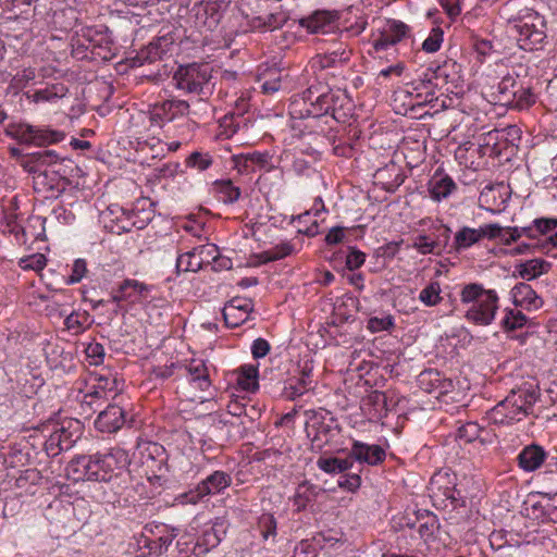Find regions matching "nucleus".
Segmentation results:
<instances>
[{"label":"nucleus","mask_w":557,"mask_h":557,"mask_svg":"<svg viewBox=\"0 0 557 557\" xmlns=\"http://www.w3.org/2000/svg\"><path fill=\"white\" fill-rule=\"evenodd\" d=\"M334 102V109H331V112L329 115L332 116L333 120L337 122H344L347 114L342 112L345 104L349 103L348 96L345 94H342L339 90L334 91L333 97Z\"/></svg>","instance_id":"nucleus-46"},{"label":"nucleus","mask_w":557,"mask_h":557,"mask_svg":"<svg viewBox=\"0 0 557 557\" xmlns=\"http://www.w3.org/2000/svg\"><path fill=\"white\" fill-rule=\"evenodd\" d=\"M52 168L53 173L58 174L61 178H66V176L72 175L74 171H79L71 159L61 157H59L58 163H54Z\"/></svg>","instance_id":"nucleus-53"},{"label":"nucleus","mask_w":557,"mask_h":557,"mask_svg":"<svg viewBox=\"0 0 557 557\" xmlns=\"http://www.w3.org/2000/svg\"><path fill=\"white\" fill-rule=\"evenodd\" d=\"M196 115L195 111H190V106L187 101L176 98L156 102L149 110L151 126L162 128L176 121H183L178 125L182 128V135L189 134L197 126Z\"/></svg>","instance_id":"nucleus-4"},{"label":"nucleus","mask_w":557,"mask_h":557,"mask_svg":"<svg viewBox=\"0 0 557 557\" xmlns=\"http://www.w3.org/2000/svg\"><path fill=\"white\" fill-rule=\"evenodd\" d=\"M67 88L62 83L52 84L44 89L37 90L34 95L35 101H51L66 95Z\"/></svg>","instance_id":"nucleus-40"},{"label":"nucleus","mask_w":557,"mask_h":557,"mask_svg":"<svg viewBox=\"0 0 557 557\" xmlns=\"http://www.w3.org/2000/svg\"><path fill=\"white\" fill-rule=\"evenodd\" d=\"M483 429L476 422H467L457 431V437L465 443H471L480 437Z\"/></svg>","instance_id":"nucleus-44"},{"label":"nucleus","mask_w":557,"mask_h":557,"mask_svg":"<svg viewBox=\"0 0 557 557\" xmlns=\"http://www.w3.org/2000/svg\"><path fill=\"white\" fill-rule=\"evenodd\" d=\"M528 322V318L520 310L506 309L505 317L502 320V326L506 332H512L523 327Z\"/></svg>","instance_id":"nucleus-37"},{"label":"nucleus","mask_w":557,"mask_h":557,"mask_svg":"<svg viewBox=\"0 0 557 557\" xmlns=\"http://www.w3.org/2000/svg\"><path fill=\"white\" fill-rule=\"evenodd\" d=\"M238 385L247 391L255 392L258 389V368L252 364H245L239 368L237 377Z\"/></svg>","instance_id":"nucleus-32"},{"label":"nucleus","mask_w":557,"mask_h":557,"mask_svg":"<svg viewBox=\"0 0 557 557\" xmlns=\"http://www.w3.org/2000/svg\"><path fill=\"white\" fill-rule=\"evenodd\" d=\"M7 134L21 144L46 147L64 139L63 132L39 128L32 125L18 124L8 128Z\"/></svg>","instance_id":"nucleus-7"},{"label":"nucleus","mask_w":557,"mask_h":557,"mask_svg":"<svg viewBox=\"0 0 557 557\" xmlns=\"http://www.w3.org/2000/svg\"><path fill=\"white\" fill-rule=\"evenodd\" d=\"M539 394L529 387H519L510 393L487 412V418L495 424H505L520 421L532 412Z\"/></svg>","instance_id":"nucleus-3"},{"label":"nucleus","mask_w":557,"mask_h":557,"mask_svg":"<svg viewBox=\"0 0 557 557\" xmlns=\"http://www.w3.org/2000/svg\"><path fill=\"white\" fill-rule=\"evenodd\" d=\"M441 292L440 283L437 281L431 282L420 292L419 300L428 307H434L443 299Z\"/></svg>","instance_id":"nucleus-38"},{"label":"nucleus","mask_w":557,"mask_h":557,"mask_svg":"<svg viewBox=\"0 0 557 557\" xmlns=\"http://www.w3.org/2000/svg\"><path fill=\"white\" fill-rule=\"evenodd\" d=\"M59 154L55 150L44 149L28 152L21 160V166L28 173H38L42 168L52 166L58 163Z\"/></svg>","instance_id":"nucleus-16"},{"label":"nucleus","mask_w":557,"mask_h":557,"mask_svg":"<svg viewBox=\"0 0 557 557\" xmlns=\"http://www.w3.org/2000/svg\"><path fill=\"white\" fill-rule=\"evenodd\" d=\"M550 267L552 264L544 259H531L516 264L512 276L516 278L520 277L525 281H532L540 277L542 274L547 273Z\"/></svg>","instance_id":"nucleus-21"},{"label":"nucleus","mask_w":557,"mask_h":557,"mask_svg":"<svg viewBox=\"0 0 557 557\" xmlns=\"http://www.w3.org/2000/svg\"><path fill=\"white\" fill-rule=\"evenodd\" d=\"M351 51L346 49L343 44L338 45V48L327 51L320 59V64L323 69L334 67L337 64L347 63L350 59Z\"/></svg>","instance_id":"nucleus-34"},{"label":"nucleus","mask_w":557,"mask_h":557,"mask_svg":"<svg viewBox=\"0 0 557 557\" xmlns=\"http://www.w3.org/2000/svg\"><path fill=\"white\" fill-rule=\"evenodd\" d=\"M317 552L311 541L304 540L296 545L293 557H315Z\"/></svg>","instance_id":"nucleus-64"},{"label":"nucleus","mask_w":557,"mask_h":557,"mask_svg":"<svg viewBox=\"0 0 557 557\" xmlns=\"http://www.w3.org/2000/svg\"><path fill=\"white\" fill-rule=\"evenodd\" d=\"M411 247L417 249L421 255L440 256L429 233H422L417 235L413 238Z\"/></svg>","instance_id":"nucleus-42"},{"label":"nucleus","mask_w":557,"mask_h":557,"mask_svg":"<svg viewBox=\"0 0 557 557\" xmlns=\"http://www.w3.org/2000/svg\"><path fill=\"white\" fill-rule=\"evenodd\" d=\"M440 376L441 375L437 371L429 370L421 373L420 381L423 383L426 379H429L433 388H438L440 394H446L449 392V388L453 387V381L445 380L442 382Z\"/></svg>","instance_id":"nucleus-43"},{"label":"nucleus","mask_w":557,"mask_h":557,"mask_svg":"<svg viewBox=\"0 0 557 557\" xmlns=\"http://www.w3.org/2000/svg\"><path fill=\"white\" fill-rule=\"evenodd\" d=\"M460 300L468 305L465 318L480 326L490 325L498 310V295L494 289H485L479 283L466 284L460 290Z\"/></svg>","instance_id":"nucleus-2"},{"label":"nucleus","mask_w":557,"mask_h":557,"mask_svg":"<svg viewBox=\"0 0 557 557\" xmlns=\"http://www.w3.org/2000/svg\"><path fill=\"white\" fill-rule=\"evenodd\" d=\"M248 160L251 164V172L256 170L271 171L274 169V165L271 164V156L268 152L255 151L248 153Z\"/></svg>","instance_id":"nucleus-45"},{"label":"nucleus","mask_w":557,"mask_h":557,"mask_svg":"<svg viewBox=\"0 0 557 557\" xmlns=\"http://www.w3.org/2000/svg\"><path fill=\"white\" fill-rule=\"evenodd\" d=\"M213 187L220 195V199L226 205L234 203L240 198V188L235 186L231 180H218L213 183Z\"/></svg>","instance_id":"nucleus-30"},{"label":"nucleus","mask_w":557,"mask_h":557,"mask_svg":"<svg viewBox=\"0 0 557 557\" xmlns=\"http://www.w3.org/2000/svg\"><path fill=\"white\" fill-rule=\"evenodd\" d=\"M125 423V411L117 405L110 404L99 412L95 428L100 432L113 433Z\"/></svg>","instance_id":"nucleus-13"},{"label":"nucleus","mask_w":557,"mask_h":557,"mask_svg":"<svg viewBox=\"0 0 557 557\" xmlns=\"http://www.w3.org/2000/svg\"><path fill=\"white\" fill-rule=\"evenodd\" d=\"M83 434V425L76 419H64L52 423V432L45 442L48 456L55 457L61 451L71 449Z\"/></svg>","instance_id":"nucleus-6"},{"label":"nucleus","mask_w":557,"mask_h":557,"mask_svg":"<svg viewBox=\"0 0 557 557\" xmlns=\"http://www.w3.org/2000/svg\"><path fill=\"white\" fill-rule=\"evenodd\" d=\"M203 12L209 18V26H216L222 18L220 5L216 2H207L203 7Z\"/></svg>","instance_id":"nucleus-61"},{"label":"nucleus","mask_w":557,"mask_h":557,"mask_svg":"<svg viewBox=\"0 0 557 557\" xmlns=\"http://www.w3.org/2000/svg\"><path fill=\"white\" fill-rule=\"evenodd\" d=\"M309 373L302 372L298 379H290L285 387V395L289 399H296L307 391Z\"/></svg>","instance_id":"nucleus-41"},{"label":"nucleus","mask_w":557,"mask_h":557,"mask_svg":"<svg viewBox=\"0 0 557 557\" xmlns=\"http://www.w3.org/2000/svg\"><path fill=\"white\" fill-rule=\"evenodd\" d=\"M516 91L513 101L508 103L507 107L517 110H524L535 103L536 97L530 86H524L522 82H519Z\"/></svg>","instance_id":"nucleus-33"},{"label":"nucleus","mask_w":557,"mask_h":557,"mask_svg":"<svg viewBox=\"0 0 557 557\" xmlns=\"http://www.w3.org/2000/svg\"><path fill=\"white\" fill-rule=\"evenodd\" d=\"M431 484L437 486L438 490L444 488L443 494L447 499H450L455 506H466V496L461 490L457 487L456 483L450 481V474L447 471H440L431 479Z\"/></svg>","instance_id":"nucleus-20"},{"label":"nucleus","mask_w":557,"mask_h":557,"mask_svg":"<svg viewBox=\"0 0 557 557\" xmlns=\"http://www.w3.org/2000/svg\"><path fill=\"white\" fill-rule=\"evenodd\" d=\"M200 263L205 265L212 264L214 259L218 257L219 248L214 244H206L194 248Z\"/></svg>","instance_id":"nucleus-47"},{"label":"nucleus","mask_w":557,"mask_h":557,"mask_svg":"<svg viewBox=\"0 0 557 557\" xmlns=\"http://www.w3.org/2000/svg\"><path fill=\"white\" fill-rule=\"evenodd\" d=\"M190 380L202 391L210 386L208 369L202 360H193L187 367Z\"/></svg>","instance_id":"nucleus-35"},{"label":"nucleus","mask_w":557,"mask_h":557,"mask_svg":"<svg viewBox=\"0 0 557 557\" xmlns=\"http://www.w3.org/2000/svg\"><path fill=\"white\" fill-rule=\"evenodd\" d=\"M251 311L252 301L250 299L235 297L225 305L222 314L226 326L237 327L246 321Z\"/></svg>","instance_id":"nucleus-11"},{"label":"nucleus","mask_w":557,"mask_h":557,"mask_svg":"<svg viewBox=\"0 0 557 557\" xmlns=\"http://www.w3.org/2000/svg\"><path fill=\"white\" fill-rule=\"evenodd\" d=\"M337 14L330 11H315L309 16L301 17L299 25L309 33H332L336 28Z\"/></svg>","instance_id":"nucleus-12"},{"label":"nucleus","mask_w":557,"mask_h":557,"mask_svg":"<svg viewBox=\"0 0 557 557\" xmlns=\"http://www.w3.org/2000/svg\"><path fill=\"white\" fill-rule=\"evenodd\" d=\"M87 272V263L84 259H76L72 267L71 275L65 280L67 285H73L82 281Z\"/></svg>","instance_id":"nucleus-55"},{"label":"nucleus","mask_w":557,"mask_h":557,"mask_svg":"<svg viewBox=\"0 0 557 557\" xmlns=\"http://www.w3.org/2000/svg\"><path fill=\"white\" fill-rule=\"evenodd\" d=\"M171 42L166 37H159L156 41L150 42L146 48L141 49L135 59V62L138 65H144L145 63H152L158 59H161L162 55L168 51V46Z\"/></svg>","instance_id":"nucleus-25"},{"label":"nucleus","mask_w":557,"mask_h":557,"mask_svg":"<svg viewBox=\"0 0 557 557\" xmlns=\"http://www.w3.org/2000/svg\"><path fill=\"white\" fill-rule=\"evenodd\" d=\"M536 237L545 235L557 227V218H539L532 222Z\"/></svg>","instance_id":"nucleus-57"},{"label":"nucleus","mask_w":557,"mask_h":557,"mask_svg":"<svg viewBox=\"0 0 557 557\" xmlns=\"http://www.w3.org/2000/svg\"><path fill=\"white\" fill-rule=\"evenodd\" d=\"M512 30L517 34V41L521 49L532 51L545 39V33L537 29L533 24L519 23L513 25Z\"/></svg>","instance_id":"nucleus-17"},{"label":"nucleus","mask_w":557,"mask_h":557,"mask_svg":"<svg viewBox=\"0 0 557 557\" xmlns=\"http://www.w3.org/2000/svg\"><path fill=\"white\" fill-rule=\"evenodd\" d=\"M334 90L326 87V90H323L319 97H315L318 102L313 108L307 109V115L313 117H320L324 115H329L331 109H334Z\"/></svg>","instance_id":"nucleus-29"},{"label":"nucleus","mask_w":557,"mask_h":557,"mask_svg":"<svg viewBox=\"0 0 557 557\" xmlns=\"http://www.w3.org/2000/svg\"><path fill=\"white\" fill-rule=\"evenodd\" d=\"M401 243H403V240L389 242L383 246H380L375 250L376 258H383V259L394 258L396 256V253L398 252Z\"/></svg>","instance_id":"nucleus-62"},{"label":"nucleus","mask_w":557,"mask_h":557,"mask_svg":"<svg viewBox=\"0 0 557 557\" xmlns=\"http://www.w3.org/2000/svg\"><path fill=\"white\" fill-rule=\"evenodd\" d=\"M366 261V253L357 249L356 247L349 246L346 255V267L350 271L359 269Z\"/></svg>","instance_id":"nucleus-52"},{"label":"nucleus","mask_w":557,"mask_h":557,"mask_svg":"<svg viewBox=\"0 0 557 557\" xmlns=\"http://www.w3.org/2000/svg\"><path fill=\"white\" fill-rule=\"evenodd\" d=\"M288 13L285 10H283L281 5H277L275 10L271 11L265 16H253L250 21V25L253 28L261 30H274L283 27L288 21Z\"/></svg>","instance_id":"nucleus-22"},{"label":"nucleus","mask_w":557,"mask_h":557,"mask_svg":"<svg viewBox=\"0 0 557 557\" xmlns=\"http://www.w3.org/2000/svg\"><path fill=\"white\" fill-rule=\"evenodd\" d=\"M85 352L91 364L99 366L103 362L106 351L102 344L91 343L86 347Z\"/></svg>","instance_id":"nucleus-54"},{"label":"nucleus","mask_w":557,"mask_h":557,"mask_svg":"<svg viewBox=\"0 0 557 557\" xmlns=\"http://www.w3.org/2000/svg\"><path fill=\"white\" fill-rule=\"evenodd\" d=\"M166 451L164 447L158 443L149 442L141 451V465L151 473L157 475L166 468Z\"/></svg>","instance_id":"nucleus-15"},{"label":"nucleus","mask_w":557,"mask_h":557,"mask_svg":"<svg viewBox=\"0 0 557 557\" xmlns=\"http://www.w3.org/2000/svg\"><path fill=\"white\" fill-rule=\"evenodd\" d=\"M202 268L203 265L200 263V260L198 259V256L196 255L194 249L183 255H180L176 260L177 272H198Z\"/></svg>","instance_id":"nucleus-39"},{"label":"nucleus","mask_w":557,"mask_h":557,"mask_svg":"<svg viewBox=\"0 0 557 557\" xmlns=\"http://www.w3.org/2000/svg\"><path fill=\"white\" fill-rule=\"evenodd\" d=\"M212 163V159L208 154L193 152L186 160V164L199 171L208 169Z\"/></svg>","instance_id":"nucleus-58"},{"label":"nucleus","mask_w":557,"mask_h":557,"mask_svg":"<svg viewBox=\"0 0 557 557\" xmlns=\"http://www.w3.org/2000/svg\"><path fill=\"white\" fill-rule=\"evenodd\" d=\"M337 485L348 492H356L361 485V478L357 473H346L338 479Z\"/></svg>","instance_id":"nucleus-56"},{"label":"nucleus","mask_w":557,"mask_h":557,"mask_svg":"<svg viewBox=\"0 0 557 557\" xmlns=\"http://www.w3.org/2000/svg\"><path fill=\"white\" fill-rule=\"evenodd\" d=\"M440 70V66H437L436 70L434 71L431 67H429L422 77L411 83L413 89L419 90L421 88H428L430 85L433 84V78H436L438 76L437 73Z\"/></svg>","instance_id":"nucleus-63"},{"label":"nucleus","mask_w":557,"mask_h":557,"mask_svg":"<svg viewBox=\"0 0 557 557\" xmlns=\"http://www.w3.org/2000/svg\"><path fill=\"white\" fill-rule=\"evenodd\" d=\"M409 27L400 21H389L387 27L381 32L373 47L376 51L385 50L398 44L407 34Z\"/></svg>","instance_id":"nucleus-19"},{"label":"nucleus","mask_w":557,"mask_h":557,"mask_svg":"<svg viewBox=\"0 0 557 557\" xmlns=\"http://www.w3.org/2000/svg\"><path fill=\"white\" fill-rule=\"evenodd\" d=\"M125 450L113 448L108 453H95L74 457L66 467L67 476L74 482H110L128 465Z\"/></svg>","instance_id":"nucleus-1"},{"label":"nucleus","mask_w":557,"mask_h":557,"mask_svg":"<svg viewBox=\"0 0 557 557\" xmlns=\"http://www.w3.org/2000/svg\"><path fill=\"white\" fill-rule=\"evenodd\" d=\"M518 75L507 74L503 77V79L497 85V102L507 106L511 103L515 99L516 89L518 87L519 81L517 79Z\"/></svg>","instance_id":"nucleus-28"},{"label":"nucleus","mask_w":557,"mask_h":557,"mask_svg":"<svg viewBox=\"0 0 557 557\" xmlns=\"http://www.w3.org/2000/svg\"><path fill=\"white\" fill-rule=\"evenodd\" d=\"M246 110V101L240 99L236 102V112H233L231 116L225 115L223 119V125L225 127L233 126V132L235 133L242 123V116Z\"/></svg>","instance_id":"nucleus-48"},{"label":"nucleus","mask_w":557,"mask_h":557,"mask_svg":"<svg viewBox=\"0 0 557 557\" xmlns=\"http://www.w3.org/2000/svg\"><path fill=\"white\" fill-rule=\"evenodd\" d=\"M352 459L350 458L349 454L346 458L320 457L317 460L318 468L330 474L345 473L352 468Z\"/></svg>","instance_id":"nucleus-27"},{"label":"nucleus","mask_w":557,"mask_h":557,"mask_svg":"<svg viewBox=\"0 0 557 557\" xmlns=\"http://www.w3.org/2000/svg\"><path fill=\"white\" fill-rule=\"evenodd\" d=\"M428 233L441 255L449 244L451 230L447 225L438 223L433 224Z\"/></svg>","instance_id":"nucleus-36"},{"label":"nucleus","mask_w":557,"mask_h":557,"mask_svg":"<svg viewBox=\"0 0 557 557\" xmlns=\"http://www.w3.org/2000/svg\"><path fill=\"white\" fill-rule=\"evenodd\" d=\"M406 524L410 529L417 530L420 537L423 539L424 541H428L429 539L433 537L435 531L438 529L437 517L428 510H424L423 512H418L416 519L413 521L408 519Z\"/></svg>","instance_id":"nucleus-24"},{"label":"nucleus","mask_w":557,"mask_h":557,"mask_svg":"<svg viewBox=\"0 0 557 557\" xmlns=\"http://www.w3.org/2000/svg\"><path fill=\"white\" fill-rule=\"evenodd\" d=\"M457 185L454 180L442 170H436L428 183L430 197L440 202L447 199L455 190Z\"/></svg>","instance_id":"nucleus-14"},{"label":"nucleus","mask_w":557,"mask_h":557,"mask_svg":"<svg viewBox=\"0 0 557 557\" xmlns=\"http://www.w3.org/2000/svg\"><path fill=\"white\" fill-rule=\"evenodd\" d=\"M480 238L496 239L503 235L505 227H502L497 223H491L480 226L479 228Z\"/></svg>","instance_id":"nucleus-60"},{"label":"nucleus","mask_w":557,"mask_h":557,"mask_svg":"<svg viewBox=\"0 0 557 557\" xmlns=\"http://www.w3.org/2000/svg\"><path fill=\"white\" fill-rule=\"evenodd\" d=\"M511 296L515 306L525 307L528 309H539L543 305L542 298L527 283H518L511 289Z\"/></svg>","instance_id":"nucleus-23"},{"label":"nucleus","mask_w":557,"mask_h":557,"mask_svg":"<svg viewBox=\"0 0 557 557\" xmlns=\"http://www.w3.org/2000/svg\"><path fill=\"white\" fill-rule=\"evenodd\" d=\"M547 454L537 444L527 445L517 456L518 466L525 472L537 470L546 460Z\"/></svg>","instance_id":"nucleus-18"},{"label":"nucleus","mask_w":557,"mask_h":557,"mask_svg":"<svg viewBox=\"0 0 557 557\" xmlns=\"http://www.w3.org/2000/svg\"><path fill=\"white\" fill-rule=\"evenodd\" d=\"M211 79L212 67L208 63H191L180 66L173 76L176 88L189 94L205 96L212 92Z\"/></svg>","instance_id":"nucleus-5"},{"label":"nucleus","mask_w":557,"mask_h":557,"mask_svg":"<svg viewBox=\"0 0 557 557\" xmlns=\"http://www.w3.org/2000/svg\"><path fill=\"white\" fill-rule=\"evenodd\" d=\"M349 456L354 461L367 463L369 466L380 465L385 460L386 453L380 445H369L359 441H354L349 450Z\"/></svg>","instance_id":"nucleus-10"},{"label":"nucleus","mask_w":557,"mask_h":557,"mask_svg":"<svg viewBox=\"0 0 557 557\" xmlns=\"http://www.w3.org/2000/svg\"><path fill=\"white\" fill-rule=\"evenodd\" d=\"M231 484L232 476L225 471L216 470L199 482L195 490L183 494L181 498L183 503L197 504L205 496L219 494Z\"/></svg>","instance_id":"nucleus-8"},{"label":"nucleus","mask_w":557,"mask_h":557,"mask_svg":"<svg viewBox=\"0 0 557 557\" xmlns=\"http://www.w3.org/2000/svg\"><path fill=\"white\" fill-rule=\"evenodd\" d=\"M310 419L313 421L311 428L315 431L311 441L313 444H317L319 449H322L334 437V431L338 433L341 428L337 420L333 417L326 419L321 413L312 412Z\"/></svg>","instance_id":"nucleus-9"},{"label":"nucleus","mask_w":557,"mask_h":557,"mask_svg":"<svg viewBox=\"0 0 557 557\" xmlns=\"http://www.w3.org/2000/svg\"><path fill=\"white\" fill-rule=\"evenodd\" d=\"M443 35L444 33L440 27L433 28L429 37L423 41L422 49L429 53L436 52L441 48Z\"/></svg>","instance_id":"nucleus-49"},{"label":"nucleus","mask_w":557,"mask_h":557,"mask_svg":"<svg viewBox=\"0 0 557 557\" xmlns=\"http://www.w3.org/2000/svg\"><path fill=\"white\" fill-rule=\"evenodd\" d=\"M176 534L162 535L157 540L149 541L146 546L150 549V553L161 555L168 550Z\"/></svg>","instance_id":"nucleus-50"},{"label":"nucleus","mask_w":557,"mask_h":557,"mask_svg":"<svg viewBox=\"0 0 557 557\" xmlns=\"http://www.w3.org/2000/svg\"><path fill=\"white\" fill-rule=\"evenodd\" d=\"M480 240L481 238L478 228L463 226L455 234L453 247L455 250L459 251L471 247Z\"/></svg>","instance_id":"nucleus-31"},{"label":"nucleus","mask_w":557,"mask_h":557,"mask_svg":"<svg viewBox=\"0 0 557 557\" xmlns=\"http://www.w3.org/2000/svg\"><path fill=\"white\" fill-rule=\"evenodd\" d=\"M259 527L264 540L276 534V521L272 515H263L259 520Z\"/></svg>","instance_id":"nucleus-59"},{"label":"nucleus","mask_w":557,"mask_h":557,"mask_svg":"<svg viewBox=\"0 0 557 557\" xmlns=\"http://www.w3.org/2000/svg\"><path fill=\"white\" fill-rule=\"evenodd\" d=\"M148 290L149 287L144 283L136 280H125L120 285L117 293L112 296V301L119 302L134 296L145 297Z\"/></svg>","instance_id":"nucleus-26"},{"label":"nucleus","mask_w":557,"mask_h":557,"mask_svg":"<svg viewBox=\"0 0 557 557\" xmlns=\"http://www.w3.org/2000/svg\"><path fill=\"white\" fill-rule=\"evenodd\" d=\"M394 326V319L392 315L384 318L372 317L368 321V330L372 333L387 331Z\"/></svg>","instance_id":"nucleus-51"}]
</instances>
